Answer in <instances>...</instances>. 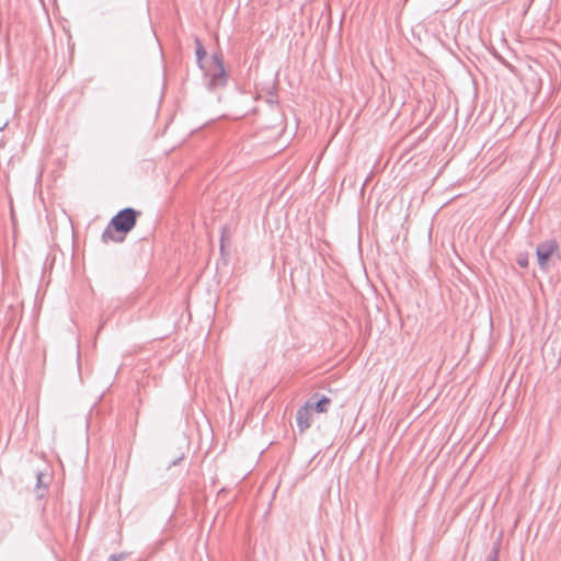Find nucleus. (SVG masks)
<instances>
[{
  "instance_id": "obj_10",
  "label": "nucleus",
  "mask_w": 561,
  "mask_h": 561,
  "mask_svg": "<svg viewBox=\"0 0 561 561\" xmlns=\"http://www.w3.org/2000/svg\"><path fill=\"white\" fill-rule=\"evenodd\" d=\"M41 484H42V474L38 473L37 474V488L41 489Z\"/></svg>"
},
{
  "instance_id": "obj_11",
  "label": "nucleus",
  "mask_w": 561,
  "mask_h": 561,
  "mask_svg": "<svg viewBox=\"0 0 561 561\" xmlns=\"http://www.w3.org/2000/svg\"><path fill=\"white\" fill-rule=\"evenodd\" d=\"M179 460H180V459L174 460L172 465H173V466L178 465Z\"/></svg>"
},
{
  "instance_id": "obj_9",
  "label": "nucleus",
  "mask_w": 561,
  "mask_h": 561,
  "mask_svg": "<svg viewBox=\"0 0 561 561\" xmlns=\"http://www.w3.org/2000/svg\"><path fill=\"white\" fill-rule=\"evenodd\" d=\"M518 264H519L522 267H526V266H527V260H526V259H519V260H518Z\"/></svg>"
},
{
  "instance_id": "obj_8",
  "label": "nucleus",
  "mask_w": 561,
  "mask_h": 561,
  "mask_svg": "<svg viewBox=\"0 0 561 561\" xmlns=\"http://www.w3.org/2000/svg\"><path fill=\"white\" fill-rule=\"evenodd\" d=\"M123 560V556H111V558L108 559V561H122Z\"/></svg>"
},
{
  "instance_id": "obj_7",
  "label": "nucleus",
  "mask_w": 561,
  "mask_h": 561,
  "mask_svg": "<svg viewBox=\"0 0 561 561\" xmlns=\"http://www.w3.org/2000/svg\"><path fill=\"white\" fill-rule=\"evenodd\" d=\"M196 43H197L196 56H197V59L201 60L206 56V50L204 49V47L202 46V44L199 43L198 39H196Z\"/></svg>"
},
{
  "instance_id": "obj_6",
  "label": "nucleus",
  "mask_w": 561,
  "mask_h": 561,
  "mask_svg": "<svg viewBox=\"0 0 561 561\" xmlns=\"http://www.w3.org/2000/svg\"><path fill=\"white\" fill-rule=\"evenodd\" d=\"M499 552L500 548L499 546H494L492 550L490 551L489 556L486 557L485 561H499Z\"/></svg>"
},
{
  "instance_id": "obj_4",
  "label": "nucleus",
  "mask_w": 561,
  "mask_h": 561,
  "mask_svg": "<svg viewBox=\"0 0 561 561\" xmlns=\"http://www.w3.org/2000/svg\"><path fill=\"white\" fill-rule=\"evenodd\" d=\"M214 60L216 64V69L210 76L209 87L210 88L222 87L226 84V80H227L226 71H225L221 60L217 56L214 57Z\"/></svg>"
},
{
  "instance_id": "obj_2",
  "label": "nucleus",
  "mask_w": 561,
  "mask_h": 561,
  "mask_svg": "<svg viewBox=\"0 0 561 561\" xmlns=\"http://www.w3.org/2000/svg\"><path fill=\"white\" fill-rule=\"evenodd\" d=\"M559 252V243L556 239H549L537 245L536 254L539 267L543 271L550 266V260Z\"/></svg>"
},
{
  "instance_id": "obj_1",
  "label": "nucleus",
  "mask_w": 561,
  "mask_h": 561,
  "mask_svg": "<svg viewBox=\"0 0 561 561\" xmlns=\"http://www.w3.org/2000/svg\"><path fill=\"white\" fill-rule=\"evenodd\" d=\"M138 211L134 208L127 207L123 210H119L111 220L110 226L103 231L102 240L107 242L108 240L118 241V239L114 238V233L111 230V227L116 232L127 233L129 232L136 225ZM123 239L121 238L119 241Z\"/></svg>"
},
{
  "instance_id": "obj_3",
  "label": "nucleus",
  "mask_w": 561,
  "mask_h": 561,
  "mask_svg": "<svg viewBox=\"0 0 561 561\" xmlns=\"http://www.w3.org/2000/svg\"><path fill=\"white\" fill-rule=\"evenodd\" d=\"M311 400L306 401L296 412V423L300 433L306 432L312 424Z\"/></svg>"
},
{
  "instance_id": "obj_5",
  "label": "nucleus",
  "mask_w": 561,
  "mask_h": 561,
  "mask_svg": "<svg viewBox=\"0 0 561 561\" xmlns=\"http://www.w3.org/2000/svg\"><path fill=\"white\" fill-rule=\"evenodd\" d=\"M311 400V410L317 413H327L331 405V399L327 396L319 397L318 393L313 394Z\"/></svg>"
}]
</instances>
